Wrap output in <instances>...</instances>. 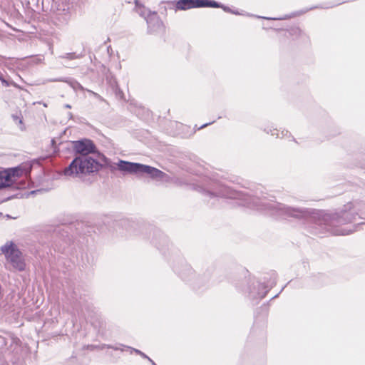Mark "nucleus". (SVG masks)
Returning a JSON list of instances; mask_svg holds the SVG:
<instances>
[{"instance_id":"11","label":"nucleus","mask_w":365,"mask_h":365,"mask_svg":"<svg viewBox=\"0 0 365 365\" xmlns=\"http://www.w3.org/2000/svg\"><path fill=\"white\" fill-rule=\"evenodd\" d=\"M195 0H178L176 4V8L179 10H187L192 8H197Z\"/></svg>"},{"instance_id":"20","label":"nucleus","mask_w":365,"mask_h":365,"mask_svg":"<svg viewBox=\"0 0 365 365\" xmlns=\"http://www.w3.org/2000/svg\"><path fill=\"white\" fill-rule=\"evenodd\" d=\"M128 350L130 351V354H132L133 352L138 354L140 356V354L143 352L141 351L139 349H135V348H133L131 346H124Z\"/></svg>"},{"instance_id":"7","label":"nucleus","mask_w":365,"mask_h":365,"mask_svg":"<svg viewBox=\"0 0 365 365\" xmlns=\"http://www.w3.org/2000/svg\"><path fill=\"white\" fill-rule=\"evenodd\" d=\"M73 149L78 155H90L96 152L94 143L86 138L74 141Z\"/></svg>"},{"instance_id":"9","label":"nucleus","mask_w":365,"mask_h":365,"mask_svg":"<svg viewBox=\"0 0 365 365\" xmlns=\"http://www.w3.org/2000/svg\"><path fill=\"white\" fill-rule=\"evenodd\" d=\"M255 290H250L249 292V297L251 299L260 300L263 299L269 292V289L264 285V283L256 282V284H253Z\"/></svg>"},{"instance_id":"6","label":"nucleus","mask_w":365,"mask_h":365,"mask_svg":"<svg viewBox=\"0 0 365 365\" xmlns=\"http://www.w3.org/2000/svg\"><path fill=\"white\" fill-rule=\"evenodd\" d=\"M71 18V12L68 6L58 4L56 11H53L52 15L53 22L58 26H61L68 24Z\"/></svg>"},{"instance_id":"3","label":"nucleus","mask_w":365,"mask_h":365,"mask_svg":"<svg viewBox=\"0 0 365 365\" xmlns=\"http://www.w3.org/2000/svg\"><path fill=\"white\" fill-rule=\"evenodd\" d=\"M116 165L120 171L126 174H133L138 176L147 175L151 178H160L163 175L161 170L154 167L138 163L119 160Z\"/></svg>"},{"instance_id":"31","label":"nucleus","mask_w":365,"mask_h":365,"mask_svg":"<svg viewBox=\"0 0 365 365\" xmlns=\"http://www.w3.org/2000/svg\"><path fill=\"white\" fill-rule=\"evenodd\" d=\"M231 13H232V14H235V15H241V14H241V13H240L239 11H233V10H232V12H231Z\"/></svg>"},{"instance_id":"29","label":"nucleus","mask_w":365,"mask_h":365,"mask_svg":"<svg viewBox=\"0 0 365 365\" xmlns=\"http://www.w3.org/2000/svg\"><path fill=\"white\" fill-rule=\"evenodd\" d=\"M212 123H213V122L207 123H205V124H204V125H201L200 128H198V130H200V129H202V128H205L206 126H207L208 125L212 124Z\"/></svg>"},{"instance_id":"27","label":"nucleus","mask_w":365,"mask_h":365,"mask_svg":"<svg viewBox=\"0 0 365 365\" xmlns=\"http://www.w3.org/2000/svg\"><path fill=\"white\" fill-rule=\"evenodd\" d=\"M12 117L15 122L18 121L19 123H22V120L18 115H13Z\"/></svg>"},{"instance_id":"15","label":"nucleus","mask_w":365,"mask_h":365,"mask_svg":"<svg viewBox=\"0 0 365 365\" xmlns=\"http://www.w3.org/2000/svg\"><path fill=\"white\" fill-rule=\"evenodd\" d=\"M0 81L2 85L5 87H9L14 83L12 81H9L8 79H6L5 76L1 72H0Z\"/></svg>"},{"instance_id":"12","label":"nucleus","mask_w":365,"mask_h":365,"mask_svg":"<svg viewBox=\"0 0 365 365\" xmlns=\"http://www.w3.org/2000/svg\"><path fill=\"white\" fill-rule=\"evenodd\" d=\"M195 3H197V8H218V6H221L219 2L214 0H195Z\"/></svg>"},{"instance_id":"33","label":"nucleus","mask_w":365,"mask_h":365,"mask_svg":"<svg viewBox=\"0 0 365 365\" xmlns=\"http://www.w3.org/2000/svg\"><path fill=\"white\" fill-rule=\"evenodd\" d=\"M149 361L151 363L152 365H157L151 359Z\"/></svg>"},{"instance_id":"2","label":"nucleus","mask_w":365,"mask_h":365,"mask_svg":"<svg viewBox=\"0 0 365 365\" xmlns=\"http://www.w3.org/2000/svg\"><path fill=\"white\" fill-rule=\"evenodd\" d=\"M102 165L91 155H78L65 168L63 173L66 176L81 177L97 173Z\"/></svg>"},{"instance_id":"8","label":"nucleus","mask_w":365,"mask_h":365,"mask_svg":"<svg viewBox=\"0 0 365 365\" xmlns=\"http://www.w3.org/2000/svg\"><path fill=\"white\" fill-rule=\"evenodd\" d=\"M148 32L152 34L163 29V24L156 13L150 14L145 17Z\"/></svg>"},{"instance_id":"23","label":"nucleus","mask_w":365,"mask_h":365,"mask_svg":"<svg viewBox=\"0 0 365 365\" xmlns=\"http://www.w3.org/2000/svg\"><path fill=\"white\" fill-rule=\"evenodd\" d=\"M88 92H89L90 93H91L95 98H96L97 99H99L101 101H103V98L99 95L97 93H95L91 90H86Z\"/></svg>"},{"instance_id":"34","label":"nucleus","mask_w":365,"mask_h":365,"mask_svg":"<svg viewBox=\"0 0 365 365\" xmlns=\"http://www.w3.org/2000/svg\"><path fill=\"white\" fill-rule=\"evenodd\" d=\"M103 160H104L105 163H106L108 159L104 155H103Z\"/></svg>"},{"instance_id":"10","label":"nucleus","mask_w":365,"mask_h":365,"mask_svg":"<svg viewBox=\"0 0 365 365\" xmlns=\"http://www.w3.org/2000/svg\"><path fill=\"white\" fill-rule=\"evenodd\" d=\"M51 82H66L67 83L74 91L80 90L85 91L86 89L82 85L73 78H59L50 80Z\"/></svg>"},{"instance_id":"28","label":"nucleus","mask_w":365,"mask_h":365,"mask_svg":"<svg viewBox=\"0 0 365 365\" xmlns=\"http://www.w3.org/2000/svg\"><path fill=\"white\" fill-rule=\"evenodd\" d=\"M140 356H141V357H143V359H148V361H150V358L148 356H147V355H146L145 353H143V352H142V353L140 354Z\"/></svg>"},{"instance_id":"25","label":"nucleus","mask_w":365,"mask_h":365,"mask_svg":"<svg viewBox=\"0 0 365 365\" xmlns=\"http://www.w3.org/2000/svg\"><path fill=\"white\" fill-rule=\"evenodd\" d=\"M220 5L221 6H218V8L222 9L226 12H229V13L232 12V10L230 8H229L228 6H226L222 4L221 3H220Z\"/></svg>"},{"instance_id":"13","label":"nucleus","mask_w":365,"mask_h":365,"mask_svg":"<svg viewBox=\"0 0 365 365\" xmlns=\"http://www.w3.org/2000/svg\"><path fill=\"white\" fill-rule=\"evenodd\" d=\"M10 186L11 185L8 182L7 179H6L4 172H0V190Z\"/></svg>"},{"instance_id":"32","label":"nucleus","mask_w":365,"mask_h":365,"mask_svg":"<svg viewBox=\"0 0 365 365\" xmlns=\"http://www.w3.org/2000/svg\"><path fill=\"white\" fill-rule=\"evenodd\" d=\"M64 107H65V108H71V105H69V104H66V105L64 106Z\"/></svg>"},{"instance_id":"17","label":"nucleus","mask_w":365,"mask_h":365,"mask_svg":"<svg viewBox=\"0 0 365 365\" xmlns=\"http://www.w3.org/2000/svg\"><path fill=\"white\" fill-rule=\"evenodd\" d=\"M108 344H103L101 345H88V349H108Z\"/></svg>"},{"instance_id":"21","label":"nucleus","mask_w":365,"mask_h":365,"mask_svg":"<svg viewBox=\"0 0 365 365\" xmlns=\"http://www.w3.org/2000/svg\"><path fill=\"white\" fill-rule=\"evenodd\" d=\"M156 235H158V237L160 238V240L162 241V242L163 244H165L168 242L167 237L161 232H158V233Z\"/></svg>"},{"instance_id":"18","label":"nucleus","mask_w":365,"mask_h":365,"mask_svg":"<svg viewBox=\"0 0 365 365\" xmlns=\"http://www.w3.org/2000/svg\"><path fill=\"white\" fill-rule=\"evenodd\" d=\"M264 131L267 133H270L272 135H276L277 138L280 137L279 131L277 129H275V128L274 129H269V130L265 129Z\"/></svg>"},{"instance_id":"5","label":"nucleus","mask_w":365,"mask_h":365,"mask_svg":"<svg viewBox=\"0 0 365 365\" xmlns=\"http://www.w3.org/2000/svg\"><path fill=\"white\" fill-rule=\"evenodd\" d=\"M32 165L29 163H23L19 166L9 168L4 170L3 172L7 179L8 182L12 186L15 183V178H20L24 175L27 178L31 173Z\"/></svg>"},{"instance_id":"4","label":"nucleus","mask_w":365,"mask_h":365,"mask_svg":"<svg viewBox=\"0 0 365 365\" xmlns=\"http://www.w3.org/2000/svg\"><path fill=\"white\" fill-rule=\"evenodd\" d=\"M1 251L15 270L21 272L25 269L26 264L22 258V254L13 242H7L1 246Z\"/></svg>"},{"instance_id":"26","label":"nucleus","mask_w":365,"mask_h":365,"mask_svg":"<svg viewBox=\"0 0 365 365\" xmlns=\"http://www.w3.org/2000/svg\"><path fill=\"white\" fill-rule=\"evenodd\" d=\"M153 243L158 248L160 249V242H158L156 238L153 239Z\"/></svg>"},{"instance_id":"30","label":"nucleus","mask_w":365,"mask_h":365,"mask_svg":"<svg viewBox=\"0 0 365 365\" xmlns=\"http://www.w3.org/2000/svg\"><path fill=\"white\" fill-rule=\"evenodd\" d=\"M289 133V132L287 130L284 131V130H282L281 131V135H282V138H283L284 136L287 135V134Z\"/></svg>"},{"instance_id":"22","label":"nucleus","mask_w":365,"mask_h":365,"mask_svg":"<svg viewBox=\"0 0 365 365\" xmlns=\"http://www.w3.org/2000/svg\"><path fill=\"white\" fill-rule=\"evenodd\" d=\"M258 18H263V19H269V20H283V19H287L288 18H289L290 16H285L284 17H279V18H268V17H262V16H257Z\"/></svg>"},{"instance_id":"35","label":"nucleus","mask_w":365,"mask_h":365,"mask_svg":"<svg viewBox=\"0 0 365 365\" xmlns=\"http://www.w3.org/2000/svg\"><path fill=\"white\" fill-rule=\"evenodd\" d=\"M38 191H39V190H34V191H32V192H31V193H36V192H38Z\"/></svg>"},{"instance_id":"16","label":"nucleus","mask_w":365,"mask_h":365,"mask_svg":"<svg viewBox=\"0 0 365 365\" xmlns=\"http://www.w3.org/2000/svg\"><path fill=\"white\" fill-rule=\"evenodd\" d=\"M124 346L125 345L123 344H118L116 345H108V349H111L115 351H124L125 350H128Z\"/></svg>"},{"instance_id":"24","label":"nucleus","mask_w":365,"mask_h":365,"mask_svg":"<svg viewBox=\"0 0 365 365\" xmlns=\"http://www.w3.org/2000/svg\"><path fill=\"white\" fill-rule=\"evenodd\" d=\"M28 185V182L25 180H23L20 182V184L17 186V188L19 189H24L26 188Z\"/></svg>"},{"instance_id":"19","label":"nucleus","mask_w":365,"mask_h":365,"mask_svg":"<svg viewBox=\"0 0 365 365\" xmlns=\"http://www.w3.org/2000/svg\"><path fill=\"white\" fill-rule=\"evenodd\" d=\"M302 31H301V29L298 27H294V28H292L291 30H290V34L292 35H298V36H300L302 34Z\"/></svg>"},{"instance_id":"37","label":"nucleus","mask_w":365,"mask_h":365,"mask_svg":"<svg viewBox=\"0 0 365 365\" xmlns=\"http://www.w3.org/2000/svg\"><path fill=\"white\" fill-rule=\"evenodd\" d=\"M140 16H143L144 14H143L142 12H140Z\"/></svg>"},{"instance_id":"14","label":"nucleus","mask_w":365,"mask_h":365,"mask_svg":"<svg viewBox=\"0 0 365 365\" xmlns=\"http://www.w3.org/2000/svg\"><path fill=\"white\" fill-rule=\"evenodd\" d=\"M81 55L77 54L76 53H66L64 55L60 56L61 58H66L68 60L78 59L81 58Z\"/></svg>"},{"instance_id":"1","label":"nucleus","mask_w":365,"mask_h":365,"mask_svg":"<svg viewBox=\"0 0 365 365\" xmlns=\"http://www.w3.org/2000/svg\"><path fill=\"white\" fill-rule=\"evenodd\" d=\"M267 193L256 192L254 195V210L264 211L277 218H292L309 225L310 232L314 235L329 233L333 235H347L356 231L365 222L352 225V228L341 226L352 223L361 213L363 205L359 202H350L335 212H327L309 207L289 206L274 201Z\"/></svg>"},{"instance_id":"36","label":"nucleus","mask_w":365,"mask_h":365,"mask_svg":"<svg viewBox=\"0 0 365 365\" xmlns=\"http://www.w3.org/2000/svg\"><path fill=\"white\" fill-rule=\"evenodd\" d=\"M68 116H70L71 118L72 117V113H68Z\"/></svg>"}]
</instances>
